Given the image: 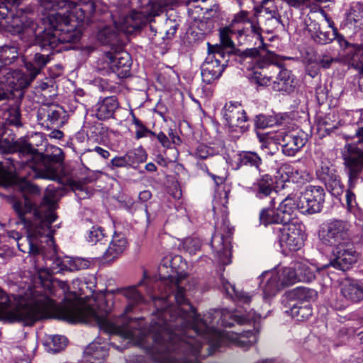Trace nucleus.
Returning a JSON list of instances; mask_svg holds the SVG:
<instances>
[{"label": "nucleus", "mask_w": 363, "mask_h": 363, "mask_svg": "<svg viewBox=\"0 0 363 363\" xmlns=\"http://www.w3.org/2000/svg\"><path fill=\"white\" fill-rule=\"evenodd\" d=\"M161 267L169 269L167 273L177 305L158 311L148 330L142 320H135L140 323L137 328L141 331L136 333V338L141 337L143 343L138 346L155 355L157 363H199L224 345L246 350L257 342L255 333L218 330L209 325L211 314L204 315L203 318L196 314L186 298V263L181 256H165Z\"/></svg>", "instance_id": "nucleus-1"}, {"label": "nucleus", "mask_w": 363, "mask_h": 363, "mask_svg": "<svg viewBox=\"0 0 363 363\" xmlns=\"http://www.w3.org/2000/svg\"><path fill=\"white\" fill-rule=\"evenodd\" d=\"M52 286L61 289L65 295V303L57 308L55 306V301L48 296L42 295L31 298L20 296L17 299V302L24 299L28 303V307L32 308V311H37L45 306V301H40L43 298H45L51 302L50 306L45 310L43 315L29 325L48 317L50 311L56 309L57 317L59 319L69 323L94 324L106 333L118 335L129 340L134 345H143L141 337L136 338L135 336L136 333H141V331L137 328L140 326V323L129 319L125 314L112 318L108 311L101 308V305L106 302L104 297L101 296L98 299L89 298L88 301H84L78 297L76 292L69 294V288L66 281L56 279L52 282Z\"/></svg>", "instance_id": "nucleus-2"}, {"label": "nucleus", "mask_w": 363, "mask_h": 363, "mask_svg": "<svg viewBox=\"0 0 363 363\" xmlns=\"http://www.w3.org/2000/svg\"><path fill=\"white\" fill-rule=\"evenodd\" d=\"M40 4L45 10H53L43 20L44 30L36 35L35 43L43 49L78 42L82 33L75 21L88 22L95 11L92 0H40Z\"/></svg>", "instance_id": "nucleus-3"}, {"label": "nucleus", "mask_w": 363, "mask_h": 363, "mask_svg": "<svg viewBox=\"0 0 363 363\" xmlns=\"http://www.w3.org/2000/svg\"><path fill=\"white\" fill-rule=\"evenodd\" d=\"M18 217L27 229L28 236L22 238L17 246L23 252H28L34 257H38L48 263L50 251L47 252L44 246H40L38 241L44 238L50 247L54 245L51 224L55 220V203L47 192L41 204L35 207L33 201L25 196L24 202H16L13 205Z\"/></svg>", "instance_id": "nucleus-4"}, {"label": "nucleus", "mask_w": 363, "mask_h": 363, "mask_svg": "<svg viewBox=\"0 0 363 363\" xmlns=\"http://www.w3.org/2000/svg\"><path fill=\"white\" fill-rule=\"evenodd\" d=\"M350 224L342 220H332L319 231L321 242L333 247L330 262L326 267L345 271L356 262L357 254L351 240Z\"/></svg>", "instance_id": "nucleus-5"}, {"label": "nucleus", "mask_w": 363, "mask_h": 363, "mask_svg": "<svg viewBox=\"0 0 363 363\" xmlns=\"http://www.w3.org/2000/svg\"><path fill=\"white\" fill-rule=\"evenodd\" d=\"M45 306L37 311H32L28 307V303L22 299L13 304L11 303L8 295L0 288V320L10 323L19 322L23 325H30L42 317L45 310L50 306V301L45 298Z\"/></svg>", "instance_id": "nucleus-6"}, {"label": "nucleus", "mask_w": 363, "mask_h": 363, "mask_svg": "<svg viewBox=\"0 0 363 363\" xmlns=\"http://www.w3.org/2000/svg\"><path fill=\"white\" fill-rule=\"evenodd\" d=\"M356 147L349 146L348 152L344 155L345 171L348 176V190H354L363 169V127L356 132Z\"/></svg>", "instance_id": "nucleus-7"}, {"label": "nucleus", "mask_w": 363, "mask_h": 363, "mask_svg": "<svg viewBox=\"0 0 363 363\" xmlns=\"http://www.w3.org/2000/svg\"><path fill=\"white\" fill-rule=\"evenodd\" d=\"M132 60L126 52H105L98 59L96 67L106 73H114L119 78L130 76Z\"/></svg>", "instance_id": "nucleus-8"}, {"label": "nucleus", "mask_w": 363, "mask_h": 363, "mask_svg": "<svg viewBox=\"0 0 363 363\" xmlns=\"http://www.w3.org/2000/svg\"><path fill=\"white\" fill-rule=\"evenodd\" d=\"M260 279H266L267 281L262 285L264 298H267L276 294L281 288L293 285L298 281L296 267H284L281 272H264Z\"/></svg>", "instance_id": "nucleus-9"}, {"label": "nucleus", "mask_w": 363, "mask_h": 363, "mask_svg": "<svg viewBox=\"0 0 363 363\" xmlns=\"http://www.w3.org/2000/svg\"><path fill=\"white\" fill-rule=\"evenodd\" d=\"M277 236L281 247L290 251H296L303 245L305 234L303 225L298 221L283 223L278 228Z\"/></svg>", "instance_id": "nucleus-10"}, {"label": "nucleus", "mask_w": 363, "mask_h": 363, "mask_svg": "<svg viewBox=\"0 0 363 363\" xmlns=\"http://www.w3.org/2000/svg\"><path fill=\"white\" fill-rule=\"evenodd\" d=\"M55 155H37L35 162H27L25 168L29 167L35 172L34 177L53 179L56 177L58 164L62 161L63 156L61 149L57 148Z\"/></svg>", "instance_id": "nucleus-11"}, {"label": "nucleus", "mask_w": 363, "mask_h": 363, "mask_svg": "<svg viewBox=\"0 0 363 363\" xmlns=\"http://www.w3.org/2000/svg\"><path fill=\"white\" fill-rule=\"evenodd\" d=\"M325 193L320 186H308L300 195H298L301 213L302 214H314L322 210L325 201Z\"/></svg>", "instance_id": "nucleus-12"}, {"label": "nucleus", "mask_w": 363, "mask_h": 363, "mask_svg": "<svg viewBox=\"0 0 363 363\" xmlns=\"http://www.w3.org/2000/svg\"><path fill=\"white\" fill-rule=\"evenodd\" d=\"M89 260L76 257L61 258L56 253L55 245L50 250V257L46 264L47 269L51 273H57L64 270L74 271L87 269L89 267Z\"/></svg>", "instance_id": "nucleus-13"}, {"label": "nucleus", "mask_w": 363, "mask_h": 363, "mask_svg": "<svg viewBox=\"0 0 363 363\" xmlns=\"http://www.w3.org/2000/svg\"><path fill=\"white\" fill-rule=\"evenodd\" d=\"M35 78L32 74H26L20 70H12L0 78V101L6 99L9 91L21 90L28 87Z\"/></svg>", "instance_id": "nucleus-14"}, {"label": "nucleus", "mask_w": 363, "mask_h": 363, "mask_svg": "<svg viewBox=\"0 0 363 363\" xmlns=\"http://www.w3.org/2000/svg\"><path fill=\"white\" fill-rule=\"evenodd\" d=\"M272 138L282 147V152L287 156H294L306 144V138L303 134L296 131L285 130L276 133Z\"/></svg>", "instance_id": "nucleus-15"}, {"label": "nucleus", "mask_w": 363, "mask_h": 363, "mask_svg": "<svg viewBox=\"0 0 363 363\" xmlns=\"http://www.w3.org/2000/svg\"><path fill=\"white\" fill-rule=\"evenodd\" d=\"M236 25L242 26L236 29L240 43H243L246 38L250 35H253L257 40L262 39L260 28L256 22V17L253 19L250 18L247 11H241L235 16L230 27L233 28Z\"/></svg>", "instance_id": "nucleus-16"}, {"label": "nucleus", "mask_w": 363, "mask_h": 363, "mask_svg": "<svg viewBox=\"0 0 363 363\" xmlns=\"http://www.w3.org/2000/svg\"><path fill=\"white\" fill-rule=\"evenodd\" d=\"M223 118L232 131L244 132L247 116L242 105L237 102L226 103L222 111Z\"/></svg>", "instance_id": "nucleus-17"}, {"label": "nucleus", "mask_w": 363, "mask_h": 363, "mask_svg": "<svg viewBox=\"0 0 363 363\" xmlns=\"http://www.w3.org/2000/svg\"><path fill=\"white\" fill-rule=\"evenodd\" d=\"M223 57V52L219 50L208 54L201 66V76L204 82L210 84L220 77L225 65L220 64L219 58Z\"/></svg>", "instance_id": "nucleus-18"}, {"label": "nucleus", "mask_w": 363, "mask_h": 363, "mask_svg": "<svg viewBox=\"0 0 363 363\" xmlns=\"http://www.w3.org/2000/svg\"><path fill=\"white\" fill-rule=\"evenodd\" d=\"M17 183L24 194L37 195L40 193V189L37 186L25 179H20L17 175L13 174L11 168L6 169L0 162V186L6 188Z\"/></svg>", "instance_id": "nucleus-19"}, {"label": "nucleus", "mask_w": 363, "mask_h": 363, "mask_svg": "<svg viewBox=\"0 0 363 363\" xmlns=\"http://www.w3.org/2000/svg\"><path fill=\"white\" fill-rule=\"evenodd\" d=\"M108 342L97 337L91 342L84 350L86 363H104L108 355Z\"/></svg>", "instance_id": "nucleus-20"}, {"label": "nucleus", "mask_w": 363, "mask_h": 363, "mask_svg": "<svg viewBox=\"0 0 363 363\" xmlns=\"http://www.w3.org/2000/svg\"><path fill=\"white\" fill-rule=\"evenodd\" d=\"M283 223H291L296 216V212L301 213V205L297 194H290L286 197L277 208Z\"/></svg>", "instance_id": "nucleus-21"}, {"label": "nucleus", "mask_w": 363, "mask_h": 363, "mask_svg": "<svg viewBox=\"0 0 363 363\" xmlns=\"http://www.w3.org/2000/svg\"><path fill=\"white\" fill-rule=\"evenodd\" d=\"M145 22V19L141 13L133 11L116 23L118 30L126 34H132L140 29Z\"/></svg>", "instance_id": "nucleus-22"}, {"label": "nucleus", "mask_w": 363, "mask_h": 363, "mask_svg": "<svg viewBox=\"0 0 363 363\" xmlns=\"http://www.w3.org/2000/svg\"><path fill=\"white\" fill-rule=\"evenodd\" d=\"M340 293L342 296L352 302L363 299V284L351 279H345L340 284Z\"/></svg>", "instance_id": "nucleus-23"}, {"label": "nucleus", "mask_w": 363, "mask_h": 363, "mask_svg": "<svg viewBox=\"0 0 363 363\" xmlns=\"http://www.w3.org/2000/svg\"><path fill=\"white\" fill-rule=\"evenodd\" d=\"M118 106V102L114 96L106 97L94 106L96 117L101 121L113 118Z\"/></svg>", "instance_id": "nucleus-24"}, {"label": "nucleus", "mask_w": 363, "mask_h": 363, "mask_svg": "<svg viewBox=\"0 0 363 363\" xmlns=\"http://www.w3.org/2000/svg\"><path fill=\"white\" fill-rule=\"evenodd\" d=\"M127 240L123 233H115L108 247L104 254V259L113 260L118 258L127 247Z\"/></svg>", "instance_id": "nucleus-25"}, {"label": "nucleus", "mask_w": 363, "mask_h": 363, "mask_svg": "<svg viewBox=\"0 0 363 363\" xmlns=\"http://www.w3.org/2000/svg\"><path fill=\"white\" fill-rule=\"evenodd\" d=\"M211 245L213 250L216 252L221 264L226 265L230 263V244L228 242H224L223 234L216 233L212 236Z\"/></svg>", "instance_id": "nucleus-26"}, {"label": "nucleus", "mask_w": 363, "mask_h": 363, "mask_svg": "<svg viewBox=\"0 0 363 363\" xmlns=\"http://www.w3.org/2000/svg\"><path fill=\"white\" fill-rule=\"evenodd\" d=\"M243 55L247 57H252V62L258 68H264L271 65L274 60L273 52H269L264 48L247 49Z\"/></svg>", "instance_id": "nucleus-27"}, {"label": "nucleus", "mask_w": 363, "mask_h": 363, "mask_svg": "<svg viewBox=\"0 0 363 363\" xmlns=\"http://www.w3.org/2000/svg\"><path fill=\"white\" fill-rule=\"evenodd\" d=\"M272 86L276 91L291 92L294 88V79L290 71L286 69L279 70Z\"/></svg>", "instance_id": "nucleus-28"}, {"label": "nucleus", "mask_w": 363, "mask_h": 363, "mask_svg": "<svg viewBox=\"0 0 363 363\" xmlns=\"http://www.w3.org/2000/svg\"><path fill=\"white\" fill-rule=\"evenodd\" d=\"M290 309L286 313L296 321H303L309 318L312 313V308L308 303L300 302L289 304Z\"/></svg>", "instance_id": "nucleus-29"}, {"label": "nucleus", "mask_w": 363, "mask_h": 363, "mask_svg": "<svg viewBox=\"0 0 363 363\" xmlns=\"http://www.w3.org/2000/svg\"><path fill=\"white\" fill-rule=\"evenodd\" d=\"M51 60L50 55L36 53L33 62H26L25 67L32 74V78H35L43 67Z\"/></svg>", "instance_id": "nucleus-30"}, {"label": "nucleus", "mask_w": 363, "mask_h": 363, "mask_svg": "<svg viewBox=\"0 0 363 363\" xmlns=\"http://www.w3.org/2000/svg\"><path fill=\"white\" fill-rule=\"evenodd\" d=\"M254 188L257 198L263 199L269 196L274 190V182L272 177L269 174L262 175L254 184Z\"/></svg>", "instance_id": "nucleus-31"}, {"label": "nucleus", "mask_w": 363, "mask_h": 363, "mask_svg": "<svg viewBox=\"0 0 363 363\" xmlns=\"http://www.w3.org/2000/svg\"><path fill=\"white\" fill-rule=\"evenodd\" d=\"M317 175L319 179L323 181L326 184L333 182L335 186L340 184L337 179L335 169L328 161H322L320 165L317 169Z\"/></svg>", "instance_id": "nucleus-32"}, {"label": "nucleus", "mask_w": 363, "mask_h": 363, "mask_svg": "<svg viewBox=\"0 0 363 363\" xmlns=\"http://www.w3.org/2000/svg\"><path fill=\"white\" fill-rule=\"evenodd\" d=\"M223 290L232 299L243 303H248L251 301V296L247 294L236 289L235 285L231 284L228 280L221 278Z\"/></svg>", "instance_id": "nucleus-33"}, {"label": "nucleus", "mask_w": 363, "mask_h": 363, "mask_svg": "<svg viewBox=\"0 0 363 363\" xmlns=\"http://www.w3.org/2000/svg\"><path fill=\"white\" fill-rule=\"evenodd\" d=\"M238 162L241 166H250L259 169L262 160L255 152L242 151L238 155Z\"/></svg>", "instance_id": "nucleus-34"}, {"label": "nucleus", "mask_w": 363, "mask_h": 363, "mask_svg": "<svg viewBox=\"0 0 363 363\" xmlns=\"http://www.w3.org/2000/svg\"><path fill=\"white\" fill-rule=\"evenodd\" d=\"M129 301V303L125 308V313L130 312L135 304L142 303L143 296L138 292L135 286H130L119 291Z\"/></svg>", "instance_id": "nucleus-35"}, {"label": "nucleus", "mask_w": 363, "mask_h": 363, "mask_svg": "<svg viewBox=\"0 0 363 363\" xmlns=\"http://www.w3.org/2000/svg\"><path fill=\"white\" fill-rule=\"evenodd\" d=\"M220 320L223 325L226 327H231L234 325V323L240 325H244L248 322H250L251 320H255V318L254 316L251 315L250 313L242 315L231 314L227 312L222 314Z\"/></svg>", "instance_id": "nucleus-36"}, {"label": "nucleus", "mask_w": 363, "mask_h": 363, "mask_svg": "<svg viewBox=\"0 0 363 363\" xmlns=\"http://www.w3.org/2000/svg\"><path fill=\"white\" fill-rule=\"evenodd\" d=\"M315 296V291L305 287H298L288 293V297L290 299L296 300L297 301L296 303H308V301L313 299Z\"/></svg>", "instance_id": "nucleus-37"}, {"label": "nucleus", "mask_w": 363, "mask_h": 363, "mask_svg": "<svg viewBox=\"0 0 363 363\" xmlns=\"http://www.w3.org/2000/svg\"><path fill=\"white\" fill-rule=\"evenodd\" d=\"M260 223L264 225H268L274 223H282L283 222L279 214L277 209L271 207L264 208L259 213Z\"/></svg>", "instance_id": "nucleus-38"}, {"label": "nucleus", "mask_w": 363, "mask_h": 363, "mask_svg": "<svg viewBox=\"0 0 363 363\" xmlns=\"http://www.w3.org/2000/svg\"><path fill=\"white\" fill-rule=\"evenodd\" d=\"M118 28H116V23L115 26H106L101 29L98 33V39L103 44H111L113 45L118 41Z\"/></svg>", "instance_id": "nucleus-39"}, {"label": "nucleus", "mask_w": 363, "mask_h": 363, "mask_svg": "<svg viewBox=\"0 0 363 363\" xmlns=\"http://www.w3.org/2000/svg\"><path fill=\"white\" fill-rule=\"evenodd\" d=\"M129 165L131 168L135 169L140 163L145 162L147 154L144 149L139 147L130 150L125 153Z\"/></svg>", "instance_id": "nucleus-40"}, {"label": "nucleus", "mask_w": 363, "mask_h": 363, "mask_svg": "<svg viewBox=\"0 0 363 363\" xmlns=\"http://www.w3.org/2000/svg\"><path fill=\"white\" fill-rule=\"evenodd\" d=\"M67 344V339L62 335H52L48 340L49 350L54 353L63 350Z\"/></svg>", "instance_id": "nucleus-41"}, {"label": "nucleus", "mask_w": 363, "mask_h": 363, "mask_svg": "<svg viewBox=\"0 0 363 363\" xmlns=\"http://www.w3.org/2000/svg\"><path fill=\"white\" fill-rule=\"evenodd\" d=\"M328 22L329 23V26L332 28L333 30L332 32L319 31L317 33L315 40L320 44H327L332 42L336 38L337 34V29L333 25V23L330 21V19H328Z\"/></svg>", "instance_id": "nucleus-42"}, {"label": "nucleus", "mask_w": 363, "mask_h": 363, "mask_svg": "<svg viewBox=\"0 0 363 363\" xmlns=\"http://www.w3.org/2000/svg\"><path fill=\"white\" fill-rule=\"evenodd\" d=\"M298 281L310 282L315 278V274L310 267L303 264H296Z\"/></svg>", "instance_id": "nucleus-43"}, {"label": "nucleus", "mask_w": 363, "mask_h": 363, "mask_svg": "<svg viewBox=\"0 0 363 363\" xmlns=\"http://www.w3.org/2000/svg\"><path fill=\"white\" fill-rule=\"evenodd\" d=\"M350 65L358 70L363 79V45L352 55Z\"/></svg>", "instance_id": "nucleus-44"}, {"label": "nucleus", "mask_w": 363, "mask_h": 363, "mask_svg": "<svg viewBox=\"0 0 363 363\" xmlns=\"http://www.w3.org/2000/svg\"><path fill=\"white\" fill-rule=\"evenodd\" d=\"M237 35L238 32H235V29L231 27H226L220 30V42L223 47L232 48L234 46V43L230 37V35Z\"/></svg>", "instance_id": "nucleus-45"}, {"label": "nucleus", "mask_w": 363, "mask_h": 363, "mask_svg": "<svg viewBox=\"0 0 363 363\" xmlns=\"http://www.w3.org/2000/svg\"><path fill=\"white\" fill-rule=\"evenodd\" d=\"M133 124L135 125V138L140 139L142 138L155 135V133L149 130L144 124L135 116L133 119Z\"/></svg>", "instance_id": "nucleus-46"}, {"label": "nucleus", "mask_w": 363, "mask_h": 363, "mask_svg": "<svg viewBox=\"0 0 363 363\" xmlns=\"http://www.w3.org/2000/svg\"><path fill=\"white\" fill-rule=\"evenodd\" d=\"M17 57V52L13 47H4L0 54V62L1 64L8 65Z\"/></svg>", "instance_id": "nucleus-47"}, {"label": "nucleus", "mask_w": 363, "mask_h": 363, "mask_svg": "<svg viewBox=\"0 0 363 363\" xmlns=\"http://www.w3.org/2000/svg\"><path fill=\"white\" fill-rule=\"evenodd\" d=\"M272 76H267L266 74L262 72L255 71L252 73L250 79L252 83H255L257 86H265L272 85Z\"/></svg>", "instance_id": "nucleus-48"}, {"label": "nucleus", "mask_w": 363, "mask_h": 363, "mask_svg": "<svg viewBox=\"0 0 363 363\" xmlns=\"http://www.w3.org/2000/svg\"><path fill=\"white\" fill-rule=\"evenodd\" d=\"M105 240V234L101 227H93L89 232L87 240L89 242L96 244L97 242L102 243Z\"/></svg>", "instance_id": "nucleus-49"}, {"label": "nucleus", "mask_w": 363, "mask_h": 363, "mask_svg": "<svg viewBox=\"0 0 363 363\" xmlns=\"http://www.w3.org/2000/svg\"><path fill=\"white\" fill-rule=\"evenodd\" d=\"M294 166L290 164L285 163L281 165L279 168L277 174L282 182H290L294 174Z\"/></svg>", "instance_id": "nucleus-50"}, {"label": "nucleus", "mask_w": 363, "mask_h": 363, "mask_svg": "<svg viewBox=\"0 0 363 363\" xmlns=\"http://www.w3.org/2000/svg\"><path fill=\"white\" fill-rule=\"evenodd\" d=\"M291 182L294 183H304L310 182L313 176L306 170H299L294 167Z\"/></svg>", "instance_id": "nucleus-51"}, {"label": "nucleus", "mask_w": 363, "mask_h": 363, "mask_svg": "<svg viewBox=\"0 0 363 363\" xmlns=\"http://www.w3.org/2000/svg\"><path fill=\"white\" fill-rule=\"evenodd\" d=\"M15 146L16 150L23 155H30L31 157L35 160V156L33 155L35 150L33 147L32 145L25 140H17L15 143Z\"/></svg>", "instance_id": "nucleus-52"}, {"label": "nucleus", "mask_w": 363, "mask_h": 363, "mask_svg": "<svg viewBox=\"0 0 363 363\" xmlns=\"http://www.w3.org/2000/svg\"><path fill=\"white\" fill-rule=\"evenodd\" d=\"M214 155V150L213 148L204 145L200 144L199 145L194 152V155L198 159L205 160L210 156Z\"/></svg>", "instance_id": "nucleus-53"}, {"label": "nucleus", "mask_w": 363, "mask_h": 363, "mask_svg": "<svg viewBox=\"0 0 363 363\" xmlns=\"http://www.w3.org/2000/svg\"><path fill=\"white\" fill-rule=\"evenodd\" d=\"M184 247L189 254H194L201 247V241L198 238H187L184 241Z\"/></svg>", "instance_id": "nucleus-54"}, {"label": "nucleus", "mask_w": 363, "mask_h": 363, "mask_svg": "<svg viewBox=\"0 0 363 363\" xmlns=\"http://www.w3.org/2000/svg\"><path fill=\"white\" fill-rule=\"evenodd\" d=\"M109 167L111 169L119 167H130L125 154L123 156H116L113 157L111 161Z\"/></svg>", "instance_id": "nucleus-55"}, {"label": "nucleus", "mask_w": 363, "mask_h": 363, "mask_svg": "<svg viewBox=\"0 0 363 363\" xmlns=\"http://www.w3.org/2000/svg\"><path fill=\"white\" fill-rule=\"evenodd\" d=\"M62 113L57 110L48 107L47 121L48 125L57 124L60 119Z\"/></svg>", "instance_id": "nucleus-56"}, {"label": "nucleus", "mask_w": 363, "mask_h": 363, "mask_svg": "<svg viewBox=\"0 0 363 363\" xmlns=\"http://www.w3.org/2000/svg\"><path fill=\"white\" fill-rule=\"evenodd\" d=\"M7 120L10 124L15 126L19 127L22 125L21 122V113L18 108H12L10 110Z\"/></svg>", "instance_id": "nucleus-57"}, {"label": "nucleus", "mask_w": 363, "mask_h": 363, "mask_svg": "<svg viewBox=\"0 0 363 363\" xmlns=\"http://www.w3.org/2000/svg\"><path fill=\"white\" fill-rule=\"evenodd\" d=\"M346 204L347 209L351 211L357 206L356 196L352 190H346L345 192Z\"/></svg>", "instance_id": "nucleus-58"}, {"label": "nucleus", "mask_w": 363, "mask_h": 363, "mask_svg": "<svg viewBox=\"0 0 363 363\" xmlns=\"http://www.w3.org/2000/svg\"><path fill=\"white\" fill-rule=\"evenodd\" d=\"M255 125L257 128L264 129L273 125V121L264 115H259L256 117Z\"/></svg>", "instance_id": "nucleus-59"}, {"label": "nucleus", "mask_w": 363, "mask_h": 363, "mask_svg": "<svg viewBox=\"0 0 363 363\" xmlns=\"http://www.w3.org/2000/svg\"><path fill=\"white\" fill-rule=\"evenodd\" d=\"M155 136L157 137L158 141L160 143L162 147L165 148L170 147V140L163 132H160L157 135L155 134Z\"/></svg>", "instance_id": "nucleus-60"}, {"label": "nucleus", "mask_w": 363, "mask_h": 363, "mask_svg": "<svg viewBox=\"0 0 363 363\" xmlns=\"http://www.w3.org/2000/svg\"><path fill=\"white\" fill-rule=\"evenodd\" d=\"M48 113V107L41 108L38 110L37 114V118L39 123L44 124V123H48L47 121V114Z\"/></svg>", "instance_id": "nucleus-61"}, {"label": "nucleus", "mask_w": 363, "mask_h": 363, "mask_svg": "<svg viewBox=\"0 0 363 363\" xmlns=\"http://www.w3.org/2000/svg\"><path fill=\"white\" fill-rule=\"evenodd\" d=\"M337 59H336V58H333V57H328V56H325L320 61V65L324 69H327L330 67V65L333 62H337Z\"/></svg>", "instance_id": "nucleus-62"}, {"label": "nucleus", "mask_w": 363, "mask_h": 363, "mask_svg": "<svg viewBox=\"0 0 363 363\" xmlns=\"http://www.w3.org/2000/svg\"><path fill=\"white\" fill-rule=\"evenodd\" d=\"M170 138V142L176 145H179L182 143L181 138L174 132L172 129H169L168 133Z\"/></svg>", "instance_id": "nucleus-63"}, {"label": "nucleus", "mask_w": 363, "mask_h": 363, "mask_svg": "<svg viewBox=\"0 0 363 363\" xmlns=\"http://www.w3.org/2000/svg\"><path fill=\"white\" fill-rule=\"evenodd\" d=\"M207 174L213 179L216 186H219L225 182V177L222 176H217L214 174L210 173L206 167Z\"/></svg>", "instance_id": "nucleus-64"}]
</instances>
